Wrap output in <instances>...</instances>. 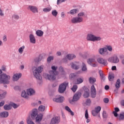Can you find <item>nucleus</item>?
<instances>
[{"label":"nucleus","instance_id":"30","mask_svg":"<svg viewBox=\"0 0 124 124\" xmlns=\"http://www.w3.org/2000/svg\"><path fill=\"white\" fill-rule=\"evenodd\" d=\"M95 82H96V78L92 77L89 78V83H90V84H93L95 83Z\"/></svg>","mask_w":124,"mask_h":124},{"label":"nucleus","instance_id":"60","mask_svg":"<svg viewBox=\"0 0 124 124\" xmlns=\"http://www.w3.org/2000/svg\"><path fill=\"white\" fill-rule=\"evenodd\" d=\"M114 110L115 111H114L116 112L117 113H118V112H120V108H119L118 107L115 108Z\"/></svg>","mask_w":124,"mask_h":124},{"label":"nucleus","instance_id":"9","mask_svg":"<svg viewBox=\"0 0 124 124\" xmlns=\"http://www.w3.org/2000/svg\"><path fill=\"white\" fill-rule=\"evenodd\" d=\"M95 96H96V90L94 87V85H93L91 86V97L92 98H95Z\"/></svg>","mask_w":124,"mask_h":124},{"label":"nucleus","instance_id":"53","mask_svg":"<svg viewBox=\"0 0 124 124\" xmlns=\"http://www.w3.org/2000/svg\"><path fill=\"white\" fill-rule=\"evenodd\" d=\"M85 119H89V113L88 112V109H86L85 113Z\"/></svg>","mask_w":124,"mask_h":124},{"label":"nucleus","instance_id":"4","mask_svg":"<svg viewBox=\"0 0 124 124\" xmlns=\"http://www.w3.org/2000/svg\"><path fill=\"white\" fill-rule=\"evenodd\" d=\"M85 16V13L81 12L78 14V16L73 17L71 20L73 24H80L83 22V17Z\"/></svg>","mask_w":124,"mask_h":124},{"label":"nucleus","instance_id":"3","mask_svg":"<svg viewBox=\"0 0 124 124\" xmlns=\"http://www.w3.org/2000/svg\"><path fill=\"white\" fill-rule=\"evenodd\" d=\"M10 76L2 74V70L0 69V84H9Z\"/></svg>","mask_w":124,"mask_h":124},{"label":"nucleus","instance_id":"54","mask_svg":"<svg viewBox=\"0 0 124 124\" xmlns=\"http://www.w3.org/2000/svg\"><path fill=\"white\" fill-rule=\"evenodd\" d=\"M5 94H6V93L5 92L3 93L2 94H0V99H2V98H4Z\"/></svg>","mask_w":124,"mask_h":124},{"label":"nucleus","instance_id":"32","mask_svg":"<svg viewBox=\"0 0 124 124\" xmlns=\"http://www.w3.org/2000/svg\"><path fill=\"white\" fill-rule=\"evenodd\" d=\"M21 96L24 98H28V93L26 92V91H23L22 92Z\"/></svg>","mask_w":124,"mask_h":124},{"label":"nucleus","instance_id":"26","mask_svg":"<svg viewBox=\"0 0 124 124\" xmlns=\"http://www.w3.org/2000/svg\"><path fill=\"white\" fill-rule=\"evenodd\" d=\"M117 119H118L119 121H124V112H123L122 113H120L119 115H118Z\"/></svg>","mask_w":124,"mask_h":124},{"label":"nucleus","instance_id":"33","mask_svg":"<svg viewBox=\"0 0 124 124\" xmlns=\"http://www.w3.org/2000/svg\"><path fill=\"white\" fill-rule=\"evenodd\" d=\"M101 40V37L100 36H96L95 35L94 36V39H93V42L95 41H100Z\"/></svg>","mask_w":124,"mask_h":124},{"label":"nucleus","instance_id":"2","mask_svg":"<svg viewBox=\"0 0 124 124\" xmlns=\"http://www.w3.org/2000/svg\"><path fill=\"white\" fill-rule=\"evenodd\" d=\"M42 69H43V68L41 66H39L38 68L36 67H32V68L33 74L35 78L39 81L42 80V78L41 77V75H40V73L42 72Z\"/></svg>","mask_w":124,"mask_h":124},{"label":"nucleus","instance_id":"20","mask_svg":"<svg viewBox=\"0 0 124 124\" xmlns=\"http://www.w3.org/2000/svg\"><path fill=\"white\" fill-rule=\"evenodd\" d=\"M66 59L69 60V61H71V60H73V59H75L76 58V56L74 54H67L66 56Z\"/></svg>","mask_w":124,"mask_h":124},{"label":"nucleus","instance_id":"14","mask_svg":"<svg viewBox=\"0 0 124 124\" xmlns=\"http://www.w3.org/2000/svg\"><path fill=\"white\" fill-rule=\"evenodd\" d=\"M64 99V98L63 96H60L58 98H54L53 99V101L55 102H57L59 103H62V102H63V100Z\"/></svg>","mask_w":124,"mask_h":124},{"label":"nucleus","instance_id":"12","mask_svg":"<svg viewBox=\"0 0 124 124\" xmlns=\"http://www.w3.org/2000/svg\"><path fill=\"white\" fill-rule=\"evenodd\" d=\"M28 9L31 10L32 13H38V10L36 6L29 5L28 6Z\"/></svg>","mask_w":124,"mask_h":124},{"label":"nucleus","instance_id":"29","mask_svg":"<svg viewBox=\"0 0 124 124\" xmlns=\"http://www.w3.org/2000/svg\"><path fill=\"white\" fill-rule=\"evenodd\" d=\"M120 60H119V58L117 57V56H114L113 57V63H118Z\"/></svg>","mask_w":124,"mask_h":124},{"label":"nucleus","instance_id":"10","mask_svg":"<svg viewBox=\"0 0 124 124\" xmlns=\"http://www.w3.org/2000/svg\"><path fill=\"white\" fill-rule=\"evenodd\" d=\"M60 122V117L58 116H55L51 119L50 121V124H58Z\"/></svg>","mask_w":124,"mask_h":124},{"label":"nucleus","instance_id":"38","mask_svg":"<svg viewBox=\"0 0 124 124\" xmlns=\"http://www.w3.org/2000/svg\"><path fill=\"white\" fill-rule=\"evenodd\" d=\"M83 97L84 98H88V97H90V91L84 93Z\"/></svg>","mask_w":124,"mask_h":124},{"label":"nucleus","instance_id":"56","mask_svg":"<svg viewBox=\"0 0 124 124\" xmlns=\"http://www.w3.org/2000/svg\"><path fill=\"white\" fill-rule=\"evenodd\" d=\"M104 102L105 103H108L109 102V99L108 98H104Z\"/></svg>","mask_w":124,"mask_h":124},{"label":"nucleus","instance_id":"23","mask_svg":"<svg viewBox=\"0 0 124 124\" xmlns=\"http://www.w3.org/2000/svg\"><path fill=\"white\" fill-rule=\"evenodd\" d=\"M116 89H120L121 88V79L118 78L115 84Z\"/></svg>","mask_w":124,"mask_h":124},{"label":"nucleus","instance_id":"19","mask_svg":"<svg viewBox=\"0 0 124 124\" xmlns=\"http://www.w3.org/2000/svg\"><path fill=\"white\" fill-rule=\"evenodd\" d=\"M94 37V35L93 34H88L87 36V40L88 41H93V39Z\"/></svg>","mask_w":124,"mask_h":124},{"label":"nucleus","instance_id":"16","mask_svg":"<svg viewBox=\"0 0 124 124\" xmlns=\"http://www.w3.org/2000/svg\"><path fill=\"white\" fill-rule=\"evenodd\" d=\"M29 37L31 43L35 44L36 40H35V37H34V35H33V34H31L30 35Z\"/></svg>","mask_w":124,"mask_h":124},{"label":"nucleus","instance_id":"7","mask_svg":"<svg viewBox=\"0 0 124 124\" xmlns=\"http://www.w3.org/2000/svg\"><path fill=\"white\" fill-rule=\"evenodd\" d=\"M70 64L71 68L74 70H78L80 67V63L78 62H72Z\"/></svg>","mask_w":124,"mask_h":124},{"label":"nucleus","instance_id":"42","mask_svg":"<svg viewBox=\"0 0 124 124\" xmlns=\"http://www.w3.org/2000/svg\"><path fill=\"white\" fill-rule=\"evenodd\" d=\"M102 115H103V119H107V118L108 117V114L106 112V111H105V110L103 111Z\"/></svg>","mask_w":124,"mask_h":124},{"label":"nucleus","instance_id":"11","mask_svg":"<svg viewBox=\"0 0 124 124\" xmlns=\"http://www.w3.org/2000/svg\"><path fill=\"white\" fill-rule=\"evenodd\" d=\"M97 61L99 63H100V64H103V65L106 66L107 64H108V63L107 62V61L105 60V59H103L102 58H99L97 59Z\"/></svg>","mask_w":124,"mask_h":124},{"label":"nucleus","instance_id":"49","mask_svg":"<svg viewBox=\"0 0 124 124\" xmlns=\"http://www.w3.org/2000/svg\"><path fill=\"white\" fill-rule=\"evenodd\" d=\"M115 78V76L114 74L109 75H108V80L109 81H111L112 79H114Z\"/></svg>","mask_w":124,"mask_h":124},{"label":"nucleus","instance_id":"6","mask_svg":"<svg viewBox=\"0 0 124 124\" xmlns=\"http://www.w3.org/2000/svg\"><path fill=\"white\" fill-rule=\"evenodd\" d=\"M58 75L56 74H52L51 73H49V74H44V77L46 79H47V80H49V81H54V80H56V76Z\"/></svg>","mask_w":124,"mask_h":124},{"label":"nucleus","instance_id":"5","mask_svg":"<svg viewBox=\"0 0 124 124\" xmlns=\"http://www.w3.org/2000/svg\"><path fill=\"white\" fill-rule=\"evenodd\" d=\"M68 86V82H64L59 85L58 92L60 93H63L65 92L66 87Z\"/></svg>","mask_w":124,"mask_h":124},{"label":"nucleus","instance_id":"57","mask_svg":"<svg viewBox=\"0 0 124 124\" xmlns=\"http://www.w3.org/2000/svg\"><path fill=\"white\" fill-rule=\"evenodd\" d=\"M112 114H113L114 117H119V115L118 114V112H116V111H113Z\"/></svg>","mask_w":124,"mask_h":124},{"label":"nucleus","instance_id":"15","mask_svg":"<svg viewBox=\"0 0 124 124\" xmlns=\"http://www.w3.org/2000/svg\"><path fill=\"white\" fill-rule=\"evenodd\" d=\"M21 77H22V74L21 73L16 74L13 77V81H18Z\"/></svg>","mask_w":124,"mask_h":124},{"label":"nucleus","instance_id":"37","mask_svg":"<svg viewBox=\"0 0 124 124\" xmlns=\"http://www.w3.org/2000/svg\"><path fill=\"white\" fill-rule=\"evenodd\" d=\"M59 71L61 72V74H62V75H65V72L64 71V70H63L62 66H60L59 67Z\"/></svg>","mask_w":124,"mask_h":124},{"label":"nucleus","instance_id":"22","mask_svg":"<svg viewBox=\"0 0 124 124\" xmlns=\"http://www.w3.org/2000/svg\"><path fill=\"white\" fill-rule=\"evenodd\" d=\"M69 77L71 80H75V79L78 78V76L76 74L72 73L69 75Z\"/></svg>","mask_w":124,"mask_h":124},{"label":"nucleus","instance_id":"18","mask_svg":"<svg viewBox=\"0 0 124 124\" xmlns=\"http://www.w3.org/2000/svg\"><path fill=\"white\" fill-rule=\"evenodd\" d=\"M9 115L8 111H3L0 113V118H7Z\"/></svg>","mask_w":124,"mask_h":124},{"label":"nucleus","instance_id":"35","mask_svg":"<svg viewBox=\"0 0 124 124\" xmlns=\"http://www.w3.org/2000/svg\"><path fill=\"white\" fill-rule=\"evenodd\" d=\"M11 107L14 108V109H17V108L20 106V105L13 103L11 104Z\"/></svg>","mask_w":124,"mask_h":124},{"label":"nucleus","instance_id":"36","mask_svg":"<svg viewBox=\"0 0 124 124\" xmlns=\"http://www.w3.org/2000/svg\"><path fill=\"white\" fill-rule=\"evenodd\" d=\"M85 104L87 106H90L92 104V100L90 98L87 99L85 102Z\"/></svg>","mask_w":124,"mask_h":124},{"label":"nucleus","instance_id":"61","mask_svg":"<svg viewBox=\"0 0 124 124\" xmlns=\"http://www.w3.org/2000/svg\"><path fill=\"white\" fill-rule=\"evenodd\" d=\"M99 74L100 77H103V76H104L103 75V73H102V71L101 70L99 71Z\"/></svg>","mask_w":124,"mask_h":124},{"label":"nucleus","instance_id":"8","mask_svg":"<svg viewBox=\"0 0 124 124\" xmlns=\"http://www.w3.org/2000/svg\"><path fill=\"white\" fill-rule=\"evenodd\" d=\"M81 95H82V93L81 92L77 93L73 96V99L72 100V102H74L75 101H78L79 99H80V97H81Z\"/></svg>","mask_w":124,"mask_h":124},{"label":"nucleus","instance_id":"24","mask_svg":"<svg viewBox=\"0 0 124 124\" xmlns=\"http://www.w3.org/2000/svg\"><path fill=\"white\" fill-rule=\"evenodd\" d=\"M3 108L5 110H6V111H9V110H11V109L12 108V107H11V105L10 104H6L3 106Z\"/></svg>","mask_w":124,"mask_h":124},{"label":"nucleus","instance_id":"27","mask_svg":"<svg viewBox=\"0 0 124 124\" xmlns=\"http://www.w3.org/2000/svg\"><path fill=\"white\" fill-rule=\"evenodd\" d=\"M81 70L83 72L87 71V70H88L87 65H86L84 62H82V64L81 65Z\"/></svg>","mask_w":124,"mask_h":124},{"label":"nucleus","instance_id":"44","mask_svg":"<svg viewBox=\"0 0 124 124\" xmlns=\"http://www.w3.org/2000/svg\"><path fill=\"white\" fill-rule=\"evenodd\" d=\"M12 19L13 20H18V19H20V16L17 15H14L12 16Z\"/></svg>","mask_w":124,"mask_h":124},{"label":"nucleus","instance_id":"41","mask_svg":"<svg viewBox=\"0 0 124 124\" xmlns=\"http://www.w3.org/2000/svg\"><path fill=\"white\" fill-rule=\"evenodd\" d=\"M51 10H52V8L50 7H47L43 9L44 12H46V13H47V12H50Z\"/></svg>","mask_w":124,"mask_h":124},{"label":"nucleus","instance_id":"58","mask_svg":"<svg viewBox=\"0 0 124 124\" xmlns=\"http://www.w3.org/2000/svg\"><path fill=\"white\" fill-rule=\"evenodd\" d=\"M65 109L66 110V111H68V112H69L71 110L70 108H69V107L68 106H66L65 107Z\"/></svg>","mask_w":124,"mask_h":124},{"label":"nucleus","instance_id":"64","mask_svg":"<svg viewBox=\"0 0 124 124\" xmlns=\"http://www.w3.org/2000/svg\"><path fill=\"white\" fill-rule=\"evenodd\" d=\"M108 61L109 62H113V57L109 58Z\"/></svg>","mask_w":124,"mask_h":124},{"label":"nucleus","instance_id":"47","mask_svg":"<svg viewBox=\"0 0 124 124\" xmlns=\"http://www.w3.org/2000/svg\"><path fill=\"white\" fill-rule=\"evenodd\" d=\"M41 60H42V58L39 57L35 58L34 61L35 62H40Z\"/></svg>","mask_w":124,"mask_h":124},{"label":"nucleus","instance_id":"62","mask_svg":"<svg viewBox=\"0 0 124 124\" xmlns=\"http://www.w3.org/2000/svg\"><path fill=\"white\" fill-rule=\"evenodd\" d=\"M3 40L4 42L7 41V39L6 38V35H4L3 36Z\"/></svg>","mask_w":124,"mask_h":124},{"label":"nucleus","instance_id":"25","mask_svg":"<svg viewBox=\"0 0 124 124\" xmlns=\"http://www.w3.org/2000/svg\"><path fill=\"white\" fill-rule=\"evenodd\" d=\"M43 33H44V32L41 30H37L36 31V35H37V36H40V37L43 36Z\"/></svg>","mask_w":124,"mask_h":124},{"label":"nucleus","instance_id":"28","mask_svg":"<svg viewBox=\"0 0 124 124\" xmlns=\"http://www.w3.org/2000/svg\"><path fill=\"white\" fill-rule=\"evenodd\" d=\"M93 62H95V59L94 58H89L87 60V63L88 64H92Z\"/></svg>","mask_w":124,"mask_h":124},{"label":"nucleus","instance_id":"51","mask_svg":"<svg viewBox=\"0 0 124 124\" xmlns=\"http://www.w3.org/2000/svg\"><path fill=\"white\" fill-rule=\"evenodd\" d=\"M107 49L108 50L109 52H112L113 50V48L111 46H106Z\"/></svg>","mask_w":124,"mask_h":124},{"label":"nucleus","instance_id":"31","mask_svg":"<svg viewBox=\"0 0 124 124\" xmlns=\"http://www.w3.org/2000/svg\"><path fill=\"white\" fill-rule=\"evenodd\" d=\"M105 52H107V48L106 47H104L103 48H100L99 50V52L100 53V54L101 55H102V54H103V53H104Z\"/></svg>","mask_w":124,"mask_h":124},{"label":"nucleus","instance_id":"63","mask_svg":"<svg viewBox=\"0 0 124 124\" xmlns=\"http://www.w3.org/2000/svg\"><path fill=\"white\" fill-rule=\"evenodd\" d=\"M4 101H2V102H0V107H1L4 105Z\"/></svg>","mask_w":124,"mask_h":124},{"label":"nucleus","instance_id":"48","mask_svg":"<svg viewBox=\"0 0 124 124\" xmlns=\"http://www.w3.org/2000/svg\"><path fill=\"white\" fill-rule=\"evenodd\" d=\"M94 110L96 111L97 113H99L101 110V107L100 106L97 107L95 108Z\"/></svg>","mask_w":124,"mask_h":124},{"label":"nucleus","instance_id":"59","mask_svg":"<svg viewBox=\"0 0 124 124\" xmlns=\"http://www.w3.org/2000/svg\"><path fill=\"white\" fill-rule=\"evenodd\" d=\"M0 16H4V14L3 13V12H2V10L1 9H0Z\"/></svg>","mask_w":124,"mask_h":124},{"label":"nucleus","instance_id":"1","mask_svg":"<svg viewBox=\"0 0 124 124\" xmlns=\"http://www.w3.org/2000/svg\"><path fill=\"white\" fill-rule=\"evenodd\" d=\"M31 118L32 120H36V124H41V122L43 118V115L38 114V110L37 108H33L31 111Z\"/></svg>","mask_w":124,"mask_h":124},{"label":"nucleus","instance_id":"39","mask_svg":"<svg viewBox=\"0 0 124 124\" xmlns=\"http://www.w3.org/2000/svg\"><path fill=\"white\" fill-rule=\"evenodd\" d=\"M77 84H81L84 82V79L81 78H78L77 79Z\"/></svg>","mask_w":124,"mask_h":124},{"label":"nucleus","instance_id":"52","mask_svg":"<svg viewBox=\"0 0 124 124\" xmlns=\"http://www.w3.org/2000/svg\"><path fill=\"white\" fill-rule=\"evenodd\" d=\"M92 114L93 115V116L94 117H95L97 116V114H98V112H97L95 110H92Z\"/></svg>","mask_w":124,"mask_h":124},{"label":"nucleus","instance_id":"17","mask_svg":"<svg viewBox=\"0 0 124 124\" xmlns=\"http://www.w3.org/2000/svg\"><path fill=\"white\" fill-rule=\"evenodd\" d=\"M57 67L52 66L51 67V69H52V70L49 71V73H52V74H55L58 75V74H59V72L57 71Z\"/></svg>","mask_w":124,"mask_h":124},{"label":"nucleus","instance_id":"43","mask_svg":"<svg viewBox=\"0 0 124 124\" xmlns=\"http://www.w3.org/2000/svg\"><path fill=\"white\" fill-rule=\"evenodd\" d=\"M51 14L54 17H57V16L58 15V12L56 10H53L51 12Z\"/></svg>","mask_w":124,"mask_h":124},{"label":"nucleus","instance_id":"40","mask_svg":"<svg viewBox=\"0 0 124 124\" xmlns=\"http://www.w3.org/2000/svg\"><path fill=\"white\" fill-rule=\"evenodd\" d=\"M82 91L83 93H87L88 92H90V90H89V88H88V87H86V86H83L82 87Z\"/></svg>","mask_w":124,"mask_h":124},{"label":"nucleus","instance_id":"45","mask_svg":"<svg viewBox=\"0 0 124 124\" xmlns=\"http://www.w3.org/2000/svg\"><path fill=\"white\" fill-rule=\"evenodd\" d=\"M24 49H25V46H21V47H20L18 49V52H19V54H23Z\"/></svg>","mask_w":124,"mask_h":124},{"label":"nucleus","instance_id":"50","mask_svg":"<svg viewBox=\"0 0 124 124\" xmlns=\"http://www.w3.org/2000/svg\"><path fill=\"white\" fill-rule=\"evenodd\" d=\"M54 60V57L53 56H49L47 59V62H50L51 61Z\"/></svg>","mask_w":124,"mask_h":124},{"label":"nucleus","instance_id":"46","mask_svg":"<svg viewBox=\"0 0 124 124\" xmlns=\"http://www.w3.org/2000/svg\"><path fill=\"white\" fill-rule=\"evenodd\" d=\"M78 88V86H77V85H75L71 88V90L72 91H73V92H74V93H75V92H76V91L77 90Z\"/></svg>","mask_w":124,"mask_h":124},{"label":"nucleus","instance_id":"55","mask_svg":"<svg viewBox=\"0 0 124 124\" xmlns=\"http://www.w3.org/2000/svg\"><path fill=\"white\" fill-rule=\"evenodd\" d=\"M27 123L28 124H35L32 121H30V120H27Z\"/></svg>","mask_w":124,"mask_h":124},{"label":"nucleus","instance_id":"21","mask_svg":"<svg viewBox=\"0 0 124 124\" xmlns=\"http://www.w3.org/2000/svg\"><path fill=\"white\" fill-rule=\"evenodd\" d=\"M79 12V9L77 8L76 9L71 10L70 12H68V14H71V15H74V14H76V13H78Z\"/></svg>","mask_w":124,"mask_h":124},{"label":"nucleus","instance_id":"34","mask_svg":"<svg viewBox=\"0 0 124 124\" xmlns=\"http://www.w3.org/2000/svg\"><path fill=\"white\" fill-rule=\"evenodd\" d=\"M38 110L41 112H44V111H45V106L43 105L40 106L39 107Z\"/></svg>","mask_w":124,"mask_h":124},{"label":"nucleus","instance_id":"13","mask_svg":"<svg viewBox=\"0 0 124 124\" xmlns=\"http://www.w3.org/2000/svg\"><path fill=\"white\" fill-rule=\"evenodd\" d=\"M26 92H27V94L30 96H31L35 94V91H34V90L32 89V88L27 89Z\"/></svg>","mask_w":124,"mask_h":124}]
</instances>
